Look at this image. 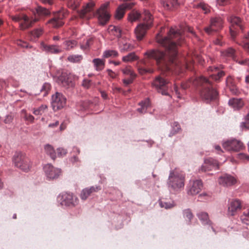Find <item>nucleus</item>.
I'll return each mask as SVG.
<instances>
[{"mask_svg":"<svg viewBox=\"0 0 249 249\" xmlns=\"http://www.w3.org/2000/svg\"><path fill=\"white\" fill-rule=\"evenodd\" d=\"M92 42V39L91 38H89V39L87 40L86 42V45H82L81 46V49H88L91 45Z\"/></svg>","mask_w":249,"mask_h":249,"instance_id":"obj_54","label":"nucleus"},{"mask_svg":"<svg viewBox=\"0 0 249 249\" xmlns=\"http://www.w3.org/2000/svg\"><path fill=\"white\" fill-rule=\"evenodd\" d=\"M202 188V183L201 180H196L191 181L188 194L192 196L196 195L200 192Z\"/></svg>","mask_w":249,"mask_h":249,"instance_id":"obj_19","label":"nucleus"},{"mask_svg":"<svg viewBox=\"0 0 249 249\" xmlns=\"http://www.w3.org/2000/svg\"><path fill=\"white\" fill-rule=\"evenodd\" d=\"M211 197V196L206 193L201 194L198 196V199L200 201H203L209 199Z\"/></svg>","mask_w":249,"mask_h":249,"instance_id":"obj_51","label":"nucleus"},{"mask_svg":"<svg viewBox=\"0 0 249 249\" xmlns=\"http://www.w3.org/2000/svg\"><path fill=\"white\" fill-rule=\"evenodd\" d=\"M13 120V117L11 115H8L6 116L4 122L5 124H9L12 122Z\"/></svg>","mask_w":249,"mask_h":249,"instance_id":"obj_57","label":"nucleus"},{"mask_svg":"<svg viewBox=\"0 0 249 249\" xmlns=\"http://www.w3.org/2000/svg\"><path fill=\"white\" fill-rule=\"evenodd\" d=\"M159 205L161 208H164L166 209H171L175 206V204L173 200L166 198L160 199Z\"/></svg>","mask_w":249,"mask_h":249,"instance_id":"obj_28","label":"nucleus"},{"mask_svg":"<svg viewBox=\"0 0 249 249\" xmlns=\"http://www.w3.org/2000/svg\"><path fill=\"white\" fill-rule=\"evenodd\" d=\"M107 72L109 76L112 78H115L116 76V73L110 69H107Z\"/></svg>","mask_w":249,"mask_h":249,"instance_id":"obj_61","label":"nucleus"},{"mask_svg":"<svg viewBox=\"0 0 249 249\" xmlns=\"http://www.w3.org/2000/svg\"><path fill=\"white\" fill-rule=\"evenodd\" d=\"M109 2L102 4L95 13H94L95 3L91 1L83 6V9L78 12L80 18L88 20L94 16H96L100 24L106 25L109 20L110 14L109 10Z\"/></svg>","mask_w":249,"mask_h":249,"instance_id":"obj_2","label":"nucleus"},{"mask_svg":"<svg viewBox=\"0 0 249 249\" xmlns=\"http://www.w3.org/2000/svg\"><path fill=\"white\" fill-rule=\"evenodd\" d=\"M229 105L234 109H239L243 107L244 104L241 99L232 98L229 101Z\"/></svg>","mask_w":249,"mask_h":249,"instance_id":"obj_26","label":"nucleus"},{"mask_svg":"<svg viewBox=\"0 0 249 249\" xmlns=\"http://www.w3.org/2000/svg\"><path fill=\"white\" fill-rule=\"evenodd\" d=\"M67 153L66 149L63 148H58L57 149V156L59 157H62L65 156Z\"/></svg>","mask_w":249,"mask_h":249,"instance_id":"obj_48","label":"nucleus"},{"mask_svg":"<svg viewBox=\"0 0 249 249\" xmlns=\"http://www.w3.org/2000/svg\"><path fill=\"white\" fill-rule=\"evenodd\" d=\"M11 18L15 21L20 22L19 27L20 29L22 30L32 27L35 22L38 20V19L36 18L30 19L25 15H23L21 16H11Z\"/></svg>","mask_w":249,"mask_h":249,"instance_id":"obj_9","label":"nucleus"},{"mask_svg":"<svg viewBox=\"0 0 249 249\" xmlns=\"http://www.w3.org/2000/svg\"><path fill=\"white\" fill-rule=\"evenodd\" d=\"M73 76L67 71H63L58 77L57 82L59 84L65 87L69 88L73 86Z\"/></svg>","mask_w":249,"mask_h":249,"instance_id":"obj_14","label":"nucleus"},{"mask_svg":"<svg viewBox=\"0 0 249 249\" xmlns=\"http://www.w3.org/2000/svg\"><path fill=\"white\" fill-rule=\"evenodd\" d=\"M44 150L46 153L49 155L51 159L55 160L56 158V153L53 146L49 144L44 146Z\"/></svg>","mask_w":249,"mask_h":249,"instance_id":"obj_31","label":"nucleus"},{"mask_svg":"<svg viewBox=\"0 0 249 249\" xmlns=\"http://www.w3.org/2000/svg\"><path fill=\"white\" fill-rule=\"evenodd\" d=\"M241 127L243 129L248 130L249 129V123L245 121L241 124Z\"/></svg>","mask_w":249,"mask_h":249,"instance_id":"obj_58","label":"nucleus"},{"mask_svg":"<svg viewBox=\"0 0 249 249\" xmlns=\"http://www.w3.org/2000/svg\"><path fill=\"white\" fill-rule=\"evenodd\" d=\"M219 168V164L217 160L213 158H208L204 160V162L199 169V172H205L213 170H217Z\"/></svg>","mask_w":249,"mask_h":249,"instance_id":"obj_15","label":"nucleus"},{"mask_svg":"<svg viewBox=\"0 0 249 249\" xmlns=\"http://www.w3.org/2000/svg\"><path fill=\"white\" fill-rule=\"evenodd\" d=\"M138 59L139 57L137 56L134 53H131L123 56L122 60L124 62H127L137 60Z\"/></svg>","mask_w":249,"mask_h":249,"instance_id":"obj_38","label":"nucleus"},{"mask_svg":"<svg viewBox=\"0 0 249 249\" xmlns=\"http://www.w3.org/2000/svg\"><path fill=\"white\" fill-rule=\"evenodd\" d=\"M209 71L217 72V68L214 67H209L208 69ZM225 75V72L223 71H220L210 75V77L216 82H218L220 78Z\"/></svg>","mask_w":249,"mask_h":249,"instance_id":"obj_24","label":"nucleus"},{"mask_svg":"<svg viewBox=\"0 0 249 249\" xmlns=\"http://www.w3.org/2000/svg\"><path fill=\"white\" fill-rule=\"evenodd\" d=\"M124 74L129 76H136L130 66H127L125 68L122 70Z\"/></svg>","mask_w":249,"mask_h":249,"instance_id":"obj_42","label":"nucleus"},{"mask_svg":"<svg viewBox=\"0 0 249 249\" xmlns=\"http://www.w3.org/2000/svg\"><path fill=\"white\" fill-rule=\"evenodd\" d=\"M153 85L157 91L163 95H168V89L171 87V84L161 76H157L153 82Z\"/></svg>","mask_w":249,"mask_h":249,"instance_id":"obj_7","label":"nucleus"},{"mask_svg":"<svg viewBox=\"0 0 249 249\" xmlns=\"http://www.w3.org/2000/svg\"><path fill=\"white\" fill-rule=\"evenodd\" d=\"M198 7L201 8L204 11L205 13H207L209 11V7L208 5L203 3H200L198 5Z\"/></svg>","mask_w":249,"mask_h":249,"instance_id":"obj_52","label":"nucleus"},{"mask_svg":"<svg viewBox=\"0 0 249 249\" xmlns=\"http://www.w3.org/2000/svg\"><path fill=\"white\" fill-rule=\"evenodd\" d=\"M223 19L220 17L213 18L211 19L210 26L205 27L204 30L208 34H212L213 32L221 29L223 27Z\"/></svg>","mask_w":249,"mask_h":249,"instance_id":"obj_11","label":"nucleus"},{"mask_svg":"<svg viewBox=\"0 0 249 249\" xmlns=\"http://www.w3.org/2000/svg\"><path fill=\"white\" fill-rule=\"evenodd\" d=\"M228 20L231 23L230 34L232 38L234 39L237 35L238 30L243 31L244 29L242 21L240 18L233 16L229 17Z\"/></svg>","mask_w":249,"mask_h":249,"instance_id":"obj_8","label":"nucleus"},{"mask_svg":"<svg viewBox=\"0 0 249 249\" xmlns=\"http://www.w3.org/2000/svg\"><path fill=\"white\" fill-rule=\"evenodd\" d=\"M51 86L49 83H46L44 84L41 89V92L43 93V96H46L48 94V92L51 89Z\"/></svg>","mask_w":249,"mask_h":249,"instance_id":"obj_44","label":"nucleus"},{"mask_svg":"<svg viewBox=\"0 0 249 249\" xmlns=\"http://www.w3.org/2000/svg\"><path fill=\"white\" fill-rule=\"evenodd\" d=\"M124 6L120 5L116 9L115 15V18L117 19L122 18L125 13V10L123 8Z\"/></svg>","mask_w":249,"mask_h":249,"instance_id":"obj_36","label":"nucleus"},{"mask_svg":"<svg viewBox=\"0 0 249 249\" xmlns=\"http://www.w3.org/2000/svg\"><path fill=\"white\" fill-rule=\"evenodd\" d=\"M162 6L165 10H172L178 5V0H162Z\"/></svg>","mask_w":249,"mask_h":249,"instance_id":"obj_25","label":"nucleus"},{"mask_svg":"<svg viewBox=\"0 0 249 249\" xmlns=\"http://www.w3.org/2000/svg\"><path fill=\"white\" fill-rule=\"evenodd\" d=\"M44 50L51 53L58 54L62 52V49L60 46L55 45H43Z\"/></svg>","mask_w":249,"mask_h":249,"instance_id":"obj_23","label":"nucleus"},{"mask_svg":"<svg viewBox=\"0 0 249 249\" xmlns=\"http://www.w3.org/2000/svg\"><path fill=\"white\" fill-rule=\"evenodd\" d=\"M197 216L202 224L212 226V222L209 219L208 214L206 212H201L197 214Z\"/></svg>","mask_w":249,"mask_h":249,"instance_id":"obj_27","label":"nucleus"},{"mask_svg":"<svg viewBox=\"0 0 249 249\" xmlns=\"http://www.w3.org/2000/svg\"><path fill=\"white\" fill-rule=\"evenodd\" d=\"M47 106L46 105H42L38 109L41 112V114L44 113L45 111L47 109Z\"/></svg>","mask_w":249,"mask_h":249,"instance_id":"obj_64","label":"nucleus"},{"mask_svg":"<svg viewBox=\"0 0 249 249\" xmlns=\"http://www.w3.org/2000/svg\"><path fill=\"white\" fill-rule=\"evenodd\" d=\"M66 13L64 11H59L54 16L53 18L48 21L52 25V27L57 28L62 26L64 24L62 19L65 17Z\"/></svg>","mask_w":249,"mask_h":249,"instance_id":"obj_17","label":"nucleus"},{"mask_svg":"<svg viewBox=\"0 0 249 249\" xmlns=\"http://www.w3.org/2000/svg\"><path fill=\"white\" fill-rule=\"evenodd\" d=\"M108 32L110 35L118 38L121 37L122 35V30L119 26L110 25L108 28Z\"/></svg>","mask_w":249,"mask_h":249,"instance_id":"obj_30","label":"nucleus"},{"mask_svg":"<svg viewBox=\"0 0 249 249\" xmlns=\"http://www.w3.org/2000/svg\"><path fill=\"white\" fill-rule=\"evenodd\" d=\"M235 53V51L234 49L232 48H229L228 49L223 52V55L232 58L233 60L236 61L240 65L249 66V58H247L243 60H237L236 59Z\"/></svg>","mask_w":249,"mask_h":249,"instance_id":"obj_18","label":"nucleus"},{"mask_svg":"<svg viewBox=\"0 0 249 249\" xmlns=\"http://www.w3.org/2000/svg\"><path fill=\"white\" fill-rule=\"evenodd\" d=\"M230 0H217V3L221 6H223L228 4L229 3Z\"/></svg>","mask_w":249,"mask_h":249,"instance_id":"obj_59","label":"nucleus"},{"mask_svg":"<svg viewBox=\"0 0 249 249\" xmlns=\"http://www.w3.org/2000/svg\"><path fill=\"white\" fill-rule=\"evenodd\" d=\"M136 76H129L128 78H124L123 80L124 84L125 86H127L129 84L132 83L134 80V79L135 78Z\"/></svg>","mask_w":249,"mask_h":249,"instance_id":"obj_50","label":"nucleus"},{"mask_svg":"<svg viewBox=\"0 0 249 249\" xmlns=\"http://www.w3.org/2000/svg\"><path fill=\"white\" fill-rule=\"evenodd\" d=\"M63 45L66 50H70L77 45V42L75 40H67L63 42Z\"/></svg>","mask_w":249,"mask_h":249,"instance_id":"obj_34","label":"nucleus"},{"mask_svg":"<svg viewBox=\"0 0 249 249\" xmlns=\"http://www.w3.org/2000/svg\"><path fill=\"white\" fill-rule=\"evenodd\" d=\"M226 84L228 87H229L231 90H234V84L233 83V79L231 76H228L227 78Z\"/></svg>","mask_w":249,"mask_h":249,"instance_id":"obj_47","label":"nucleus"},{"mask_svg":"<svg viewBox=\"0 0 249 249\" xmlns=\"http://www.w3.org/2000/svg\"><path fill=\"white\" fill-rule=\"evenodd\" d=\"M78 199L72 194L65 193L61 196V204L67 206L73 207L77 205Z\"/></svg>","mask_w":249,"mask_h":249,"instance_id":"obj_16","label":"nucleus"},{"mask_svg":"<svg viewBox=\"0 0 249 249\" xmlns=\"http://www.w3.org/2000/svg\"><path fill=\"white\" fill-rule=\"evenodd\" d=\"M17 44L18 46H20L22 48H28V44L26 42L19 40L17 41Z\"/></svg>","mask_w":249,"mask_h":249,"instance_id":"obj_56","label":"nucleus"},{"mask_svg":"<svg viewBox=\"0 0 249 249\" xmlns=\"http://www.w3.org/2000/svg\"><path fill=\"white\" fill-rule=\"evenodd\" d=\"M183 216L189 222H190L193 217V213L190 209L185 210L183 211Z\"/></svg>","mask_w":249,"mask_h":249,"instance_id":"obj_45","label":"nucleus"},{"mask_svg":"<svg viewBox=\"0 0 249 249\" xmlns=\"http://www.w3.org/2000/svg\"><path fill=\"white\" fill-rule=\"evenodd\" d=\"M43 169L46 177L49 180L57 179L62 174V170L61 169L55 167L51 164L45 165Z\"/></svg>","mask_w":249,"mask_h":249,"instance_id":"obj_10","label":"nucleus"},{"mask_svg":"<svg viewBox=\"0 0 249 249\" xmlns=\"http://www.w3.org/2000/svg\"><path fill=\"white\" fill-rule=\"evenodd\" d=\"M133 46L130 43L123 42L120 46V49L121 52H127L132 50Z\"/></svg>","mask_w":249,"mask_h":249,"instance_id":"obj_40","label":"nucleus"},{"mask_svg":"<svg viewBox=\"0 0 249 249\" xmlns=\"http://www.w3.org/2000/svg\"><path fill=\"white\" fill-rule=\"evenodd\" d=\"M173 127L176 132H178L180 129V125L177 122H174L173 124Z\"/></svg>","mask_w":249,"mask_h":249,"instance_id":"obj_60","label":"nucleus"},{"mask_svg":"<svg viewBox=\"0 0 249 249\" xmlns=\"http://www.w3.org/2000/svg\"><path fill=\"white\" fill-rule=\"evenodd\" d=\"M239 158L243 160H249V156L244 153L240 154L239 155Z\"/></svg>","mask_w":249,"mask_h":249,"instance_id":"obj_62","label":"nucleus"},{"mask_svg":"<svg viewBox=\"0 0 249 249\" xmlns=\"http://www.w3.org/2000/svg\"><path fill=\"white\" fill-rule=\"evenodd\" d=\"M143 22L139 24L135 29V35L137 39L141 41L145 36L147 30L152 26L153 18L151 14L147 10L144 11Z\"/></svg>","mask_w":249,"mask_h":249,"instance_id":"obj_5","label":"nucleus"},{"mask_svg":"<svg viewBox=\"0 0 249 249\" xmlns=\"http://www.w3.org/2000/svg\"><path fill=\"white\" fill-rule=\"evenodd\" d=\"M17 44L18 46H20L22 48H28V44L26 42L19 40L17 41Z\"/></svg>","mask_w":249,"mask_h":249,"instance_id":"obj_55","label":"nucleus"},{"mask_svg":"<svg viewBox=\"0 0 249 249\" xmlns=\"http://www.w3.org/2000/svg\"><path fill=\"white\" fill-rule=\"evenodd\" d=\"M83 59V56L79 54H72L69 55L67 60L71 63H80Z\"/></svg>","mask_w":249,"mask_h":249,"instance_id":"obj_37","label":"nucleus"},{"mask_svg":"<svg viewBox=\"0 0 249 249\" xmlns=\"http://www.w3.org/2000/svg\"><path fill=\"white\" fill-rule=\"evenodd\" d=\"M240 218L243 223L249 225V210L244 212L241 216Z\"/></svg>","mask_w":249,"mask_h":249,"instance_id":"obj_43","label":"nucleus"},{"mask_svg":"<svg viewBox=\"0 0 249 249\" xmlns=\"http://www.w3.org/2000/svg\"><path fill=\"white\" fill-rule=\"evenodd\" d=\"M223 147L226 150L235 152L239 151L244 147L243 142L236 139L228 140L223 143Z\"/></svg>","mask_w":249,"mask_h":249,"instance_id":"obj_12","label":"nucleus"},{"mask_svg":"<svg viewBox=\"0 0 249 249\" xmlns=\"http://www.w3.org/2000/svg\"><path fill=\"white\" fill-rule=\"evenodd\" d=\"M186 30L195 35L193 29L190 27H187L183 30H179L176 27H171L168 36L164 37L160 33H159L156 37V41L165 48V52L157 49L147 51L144 53L145 59L138 62L137 67L139 72L141 74L153 72V70L149 68L153 64L151 59L155 60L159 68L162 71L175 70L182 71L184 69L191 70L193 61L182 63L178 59V45H180L183 41V33Z\"/></svg>","mask_w":249,"mask_h":249,"instance_id":"obj_1","label":"nucleus"},{"mask_svg":"<svg viewBox=\"0 0 249 249\" xmlns=\"http://www.w3.org/2000/svg\"><path fill=\"white\" fill-rule=\"evenodd\" d=\"M119 54L117 51L115 50H106L103 54V57L104 58H108L110 57H116L118 56Z\"/></svg>","mask_w":249,"mask_h":249,"instance_id":"obj_41","label":"nucleus"},{"mask_svg":"<svg viewBox=\"0 0 249 249\" xmlns=\"http://www.w3.org/2000/svg\"><path fill=\"white\" fill-rule=\"evenodd\" d=\"M141 107L137 109L138 112L141 113L146 112V109L150 107V101L149 99H145L139 103Z\"/></svg>","mask_w":249,"mask_h":249,"instance_id":"obj_33","label":"nucleus"},{"mask_svg":"<svg viewBox=\"0 0 249 249\" xmlns=\"http://www.w3.org/2000/svg\"><path fill=\"white\" fill-rule=\"evenodd\" d=\"M92 63L93 64V66L95 69L98 71H102L105 68V59L95 58L93 59Z\"/></svg>","mask_w":249,"mask_h":249,"instance_id":"obj_29","label":"nucleus"},{"mask_svg":"<svg viewBox=\"0 0 249 249\" xmlns=\"http://www.w3.org/2000/svg\"><path fill=\"white\" fill-rule=\"evenodd\" d=\"M13 161L16 167L25 172H28L31 164L29 159L22 153H16L13 157Z\"/></svg>","mask_w":249,"mask_h":249,"instance_id":"obj_6","label":"nucleus"},{"mask_svg":"<svg viewBox=\"0 0 249 249\" xmlns=\"http://www.w3.org/2000/svg\"><path fill=\"white\" fill-rule=\"evenodd\" d=\"M21 117L24 119L25 121L30 123H33L34 121V117L30 114L28 113L26 111L23 109L21 111Z\"/></svg>","mask_w":249,"mask_h":249,"instance_id":"obj_35","label":"nucleus"},{"mask_svg":"<svg viewBox=\"0 0 249 249\" xmlns=\"http://www.w3.org/2000/svg\"><path fill=\"white\" fill-rule=\"evenodd\" d=\"M196 82L201 87L200 94L203 100L207 103L216 100L218 93L210 80L204 76L196 79Z\"/></svg>","mask_w":249,"mask_h":249,"instance_id":"obj_3","label":"nucleus"},{"mask_svg":"<svg viewBox=\"0 0 249 249\" xmlns=\"http://www.w3.org/2000/svg\"><path fill=\"white\" fill-rule=\"evenodd\" d=\"M236 182V179L232 176L228 174H225L221 176L218 179L220 184L224 186L232 185Z\"/></svg>","mask_w":249,"mask_h":249,"instance_id":"obj_20","label":"nucleus"},{"mask_svg":"<svg viewBox=\"0 0 249 249\" xmlns=\"http://www.w3.org/2000/svg\"><path fill=\"white\" fill-rule=\"evenodd\" d=\"M185 175L179 169H175L170 171L167 184L170 191L178 192L184 188Z\"/></svg>","mask_w":249,"mask_h":249,"instance_id":"obj_4","label":"nucleus"},{"mask_svg":"<svg viewBox=\"0 0 249 249\" xmlns=\"http://www.w3.org/2000/svg\"><path fill=\"white\" fill-rule=\"evenodd\" d=\"M242 45L247 53L249 54V35L245 36Z\"/></svg>","mask_w":249,"mask_h":249,"instance_id":"obj_46","label":"nucleus"},{"mask_svg":"<svg viewBox=\"0 0 249 249\" xmlns=\"http://www.w3.org/2000/svg\"><path fill=\"white\" fill-rule=\"evenodd\" d=\"M43 33V30L42 28H38L32 32V34L35 36L39 37Z\"/></svg>","mask_w":249,"mask_h":249,"instance_id":"obj_49","label":"nucleus"},{"mask_svg":"<svg viewBox=\"0 0 249 249\" xmlns=\"http://www.w3.org/2000/svg\"><path fill=\"white\" fill-rule=\"evenodd\" d=\"M36 11L39 16H47L50 14V12L49 10L40 6L36 7Z\"/></svg>","mask_w":249,"mask_h":249,"instance_id":"obj_39","label":"nucleus"},{"mask_svg":"<svg viewBox=\"0 0 249 249\" xmlns=\"http://www.w3.org/2000/svg\"><path fill=\"white\" fill-rule=\"evenodd\" d=\"M241 209V203L239 200L232 201L228 208V213L231 215H234Z\"/></svg>","mask_w":249,"mask_h":249,"instance_id":"obj_22","label":"nucleus"},{"mask_svg":"<svg viewBox=\"0 0 249 249\" xmlns=\"http://www.w3.org/2000/svg\"><path fill=\"white\" fill-rule=\"evenodd\" d=\"M141 14L138 11H132L128 16V20L131 22H135L139 19L141 18Z\"/></svg>","mask_w":249,"mask_h":249,"instance_id":"obj_32","label":"nucleus"},{"mask_svg":"<svg viewBox=\"0 0 249 249\" xmlns=\"http://www.w3.org/2000/svg\"><path fill=\"white\" fill-rule=\"evenodd\" d=\"M90 82L89 80H84L83 82V86L86 88H89L90 85Z\"/></svg>","mask_w":249,"mask_h":249,"instance_id":"obj_63","label":"nucleus"},{"mask_svg":"<svg viewBox=\"0 0 249 249\" xmlns=\"http://www.w3.org/2000/svg\"><path fill=\"white\" fill-rule=\"evenodd\" d=\"M121 5H123V8L125 10L126 9H131L133 6L134 5V3L133 2H125L121 4Z\"/></svg>","mask_w":249,"mask_h":249,"instance_id":"obj_53","label":"nucleus"},{"mask_svg":"<svg viewBox=\"0 0 249 249\" xmlns=\"http://www.w3.org/2000/svg\"><path fill=\"white\" fill-rule=\"evenodd\" d=\"M101 189L100 186H91L82 190L80 194V198L83 200H86L88 197L93 193L97 192Z\"/></svg>","mask_w":249,"mask_h":249,"instance_id":"obj_21","label":"nucleus"},{"mask_svg":"<svg viewBox=\"0 0 249 249\" xmlns=\"http://www.w3.org/2000/svg\"><path fill=\"white\" fill-rule=\"evenodd\" d=\"M52 106L54 110L61 109L65 106L66 99L60 93L56 92L52 96Z\"/></svg>","mask_w":249,"mask_h":249,"instance_id":"obj_13","label":"nucleus"}]
</instances>
